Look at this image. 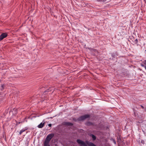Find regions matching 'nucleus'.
Instances as JSON below:
<instances>
[{"label":"nucleus","instance_id":"1","mask_svg":"<svg viewBox=\"0 0 146 146\" xmlns=\"http://www.w3.org/2000/svg\"><path fill=\"white\" fill-rule=\"evenodd\" d=\"M90 116V115H89L86 114L79 117L78 119V120L79 121L83 120L89 117Z\"/></svg>","mask_w":146,"mask_h":146},{"label":"nucleus","instance_id":"2","mask_svg":"<svg viewBox=\"0 0 146 146\" xmlns=\"http://www.w3.org/2000/svg\"><path fill=\"white\" fill-rule=\"evenodd\" d=\"M54 134L53 133H51L48 134L46 138V140L49 141L54 136Z\"/></svg>","mask_w":146,"mask_h":146},{"label":"nucleus","instance_id":"3","mask_svg":"<svg viewBox=\"0 0 146 146\" xmlns=\"http://www.w3.org/2000/svg\"><path fill=\"white\" fill-rule=\"evenodd\" d=\"M77 142L78 143L80 144L81 146H87L84 142L80 139H77Z\"/></svg>","mask_w":146,"mask_h":146},{"label":"nucleus","instance_id":"4","mask_svg":"<svg viewBox=\"0 0 146 146\" xmlns=\"http://www.w3.org/2000/svg\"><path fill=\"white\" fill-rule=\"evenodd\" d=\"M7 36V34L6 33H2L0 36V40H1Z\"/></svg>","mask_w":146,"mask_h":146},{"label":"nucleus","instance_id":"5","mask_svg":"<svg viewBox=\"0 0 146 146\" xmlns=\"http://www.w3.org/2000/svg\"><path fill=\"white\" fill-rule=\"evenodd\" d=\"M44 123L42 122L40 123L38 125V127L39 128H42L44 126Z\"/></svg>","mask_w":146,"mask_h":146},{"label":"nucleus","instance_id":"6","mask_svg":"<svg viewBox=\"0 0 146 146\" xmlns=\"http://www.w3.org/2000/svg\"><path fill=\"white\" fill-rule=\"evenodd\" d=\"M63 124L64 125L68 126L72 125H73L72 123L68 122H64L63 123Z\"/></svg>","mask_w":146,"mask_h":146},{"label":"nucleus","instance_id":"7","mask_svg":"<svg viewBox=\"0 0 146 146\" xmlns=\"http://www.w3.org/2000/svg\"><path fill=\"white\" fill-rule=\"evenodd\" d=\"M87 143L89 146H96L94 143L91 142H89L88 141Z\"/></svg>","mask_w":146,"mask_h":146},{"label":"nucleus","instance_id":"8","mask_svg":"<svg viewBox=\"0 0 146 146\" xmlns=\"http://www.w3.org/2000/svg\"><path fill=\"white\" fill-rule=\"evenodd\" d=\"M137 119H138L139 121L141 120L142 119H144V117L142 116L141 118L140 117L138 116V117L137 118Z\"/></svg>","mask_w":146,"mask_h":146},{"label":"nucleus","instance_id":"9","mask_svg":"<svg viewBox=\"0 0 146 146\" xmlns=\"http://www.w3.org/2000/svg\"><path fill=\"white\" fill-rule=\"evenodd\" d=\"M47 141L46 140L45 141L44 143V146H48L49 141Z\"/></svg>","mask_w":146,"mask_h":146},{"label":"nucleus","instance_id":"10","mask_svg":"<svg viewBox=\"0 0 146 146\" xmlns=\"http://www.w3.org/2000/svg\"><path fill=\"white\" fill-rule=\"evenodd\" d=\"M25 131V129H22L19 132V134L21 135L23 132Z\"/></svg>","mask_w":146,"mask_h":146},{"label":"nucleus","instance_id":"11","mask_svg":"<svg viewBox=\"0 0 146 146\" xmlns=\"http://www.w3.org/2000/svg\"><path fill=\"white\" fill-rule=\"evenodd\" d=\"M92 136L93 140H95L96 139V137L94 135L92 134Z\"/></svg>","mask_w":146,"mask_h":146},{"label":"nucleus","instance_id":"12","mask_svg":"<svg viewBox=\"0 0 146 146\" xmlns=\"http://www.w3.org/2000/svg\"><path fill=\"white\" fill-rule=\"evenodd\" d=\"M141 66L142 67H144L145 68V69H146V65H145L144 64H141Z\"/></svg>","mask_w":146,"mask_h":146},{"label":"nucleus","instance_id":"13","mask_svg":"<svg viewBox=\"0 0 146 146\" xmlns=\"http://www.w3.org/2000/svg\"><path fill=\"white\" fill-rule=\"evenodd\" d=\"M138 42V40L137 39H135V40L134 41V43L135 44L137 43Z\"/></svg>","mask_w":146,"mask_h":146},{"label":"nucleus","instance_id":"14","mask_svg":"<svg viewBox=\"0 0 146 146\" xmlns=\"http://www.w3.org/2000/svg\"><path fill=\"white\" fill-rule=\"evenodd\" d=\"M144 64L146 66V60H145L143 62Z\"/></svg>","mask_w":146,"mask_h":146},{"label":"nucleus","instance_id":"15","mask_svg":"<svg viewBox=\"0 0 146 146\" xmlns=\"http://www.w3.org/2000/svg\"><path fill=\"white\" fill-rule=\"evenodd\" d=\"M51 125H52L51 124H48V126L50 127H51Z\"/></svg>","mask_w":146,"mask_h":146},{"label":"nucleus","instance_id":"16","mask_svg":"<svg viewBox=\"0 0 146 146\" xmlns=\"http://www.w3.org/2000/svg\"><path fill=\"white\" fill-rule=\"evenodd\" d=\"M141 107L143 108V109H144V107H143V106H141Z\"/></svg>","mask_w":146,"mask_h":146},{"label":"nucleus","instance_id":"17","mask_svg":"<svg viewBox=\"0 0 146 146\" xmlns=\"http://www.w3.org/2000/svg\"><path fill=\"white\" fill-rule=\"evenodd\" d=\"M114 143L115 144H116V142L115 141H113Z\"/></svg>","mask_w":146,"mask_h":146},{"label":"nucleus","instance_id":"18","mask_svg":"<svg viewBox=\"0 0 146 146\" xmlns=\"http://www.w3.org/2000/svg\"><path fill=\"white\" fill-rule=\"evenodd\" d=\"M16 110V109H13V111H14V110Z\"/></svg>","mask_w":146,"mask_h":146},{"label":"nucleus","instance_id":"19","mask_svg":"<svg viewBox=\"0 0 146 146\" xmlns=\"http://www.w3.org/2000/svg\"><path fill=\"white\" fill-rule=\"evenodd\" d=\"M48 146H50V145H49Z\"/></svg>","mask_w":146,"mask_h":146}]
</instances>
